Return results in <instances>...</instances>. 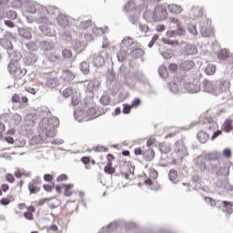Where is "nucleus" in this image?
Returning <instances> with one entry per match:
<instances>
[{
  "mask_svg": "<svg viewBox=\"0 0 233 233\" xmlns=\"http://www.w3.org/2000/svg\"><path fill=\"white\" fill-rule=\"evenodd\" d=\"M15 198H14V196L12 195H9L7 196L6 198H3L1 200H0V203L4 206H6V205H10V203H12V201H14Z\"/></svg>",
  "mask_w": 233,
  "mask_h": 233,
  "instance_id": "c9c22d12",
  "label": "nucleus"
},
{
  "mask_svg": "<svg viewBox=\"0 0 233 233\" xmlns=\"http://www.w3.org/2000/svg\"><path fill=\"white\" fill-rule=\"evenodd\" d=\"M157 141V140L156 138L151 137V138L147 139L146 145H147V147H152V145H156Z\"/></svg>",
  "mask_w": 233,
  "mask_h": 233,
  "instance_id": "6e6d98bb",
  "label": "nucleus"
},
{
  "mask_svg": "<svg viewBox=\"0 0 233 233\" xmlns=\"http://www.w3.org/2000/svg\"><path fill=\"white\" fill-rule=\"evenodd\" d=\"M66 179H68V177L65 174H62L56 177V181L58 182L66 181Z\"/></svg>",
  "mask_w": 233,
  "mask_h": 233,
  "instance_id": "bf43d9fd",
  "label": "nucleus"
},
{
  "mask_svg": "<svg viewBox=\"0 0 233 233\" xmlns=\"http://www.w3.org/2000/svg\"><path fill=\"white\" fill-rule=\"evenodd\" d=\"M28 190L30 194H37L41 190V187H39V181L33 179L28 184Z\"/></svg>",
  "mask_w": 233,
  "mask_h": 233,
  "instance_id": "9d476101",
  "label": "nucleus"
},
{
  "mask_svg": "<svg viewBox=\"0 0 233 233\" xmlns=\"http://www.w3.org/2000/svg\"><path fill=\"white\" fill-rule=\"evenodd\" d=\"M104 63L105 58H103L102 56H97L95 58V65H96V66H101Z\"/></svg>",
  "mask_w": 233,
  "mask_h": 233,
  "instance_id": "09e8293b",
  "label": "nucleus"
},
{
  "mask_svg": "<svg viewBox=\"0 0 233 233\" xmlns=\"http://www.w3.org/2000/svg\"><path fill=\"white\" fill-rule=\"evenodd\" d=\"M143 157L146 161H152L154 157H156L154 149L148 147L147 149L143 150Z\"/></svg>",
  "mask_w": 233,
  "mask_h": 233,
  "instance_id": "f8f14e48",
  "label": "nucleus"
},
{
  "mask_svg": "<svg viewBox=\"0 0 233 233\" xmlns=\"http://www.w3.org/2000/svg\"><path fill=\"white\" fill-rule=\"evenodd\" d=\"M222 156L223 157H227V159H230V157H232V150H230V148H225L222 151Z\"/></svg>",
  "mask_w": 233,
  "mask_h": 233,
  "instance_id": "a18cd8bd",
  "label": "nucleus"
},
{
  "mask_svg": "<svg viewBox=\"0 0 233 233\" xmlns=\"http://www.w3.org/2000/svg\"><path fill=\"white\" fill-rule=\"evenodd\" d=\"M158 149L161 154H169V152L172 150V147H170V144L162 142L158 145Z\"/></svg>",
  "mask_w": 233,
  "mask_h": 233,
  "instance_id": "f3484780",
  "label": "nucleus"
},
{
  "mask_svg": "<svg viewBox=\"0 0 233 233\" xmlns=\"http://www.w3.org/2000/svg\"><path fill=\"white\" fill-rule=\"evenodd\" d=\"M132 45H134V38L126 36L122 40L121 48H129Z\"/></svg>",
  "mask_w": 233,
  "mask_h": 233,
  "instance_id": "b1692460",
  "label": "nucleus"
},
{
  "mask_svg": "<svg viewBox=\"0 0 233 233\" xmlns=\"http://www.w3.org/2000/svg\"><path fill=\"white\" fill-rule=\"evenodd\" d=\"M34 213H35V207L29 206L26 208V211L24 213V218L28 221H34Z\"/></svg>",
  "mask_w": 233,
  "mask_h": 233,
  "instance_id": "9b49d317",
  "label": "nucleus"
},
{
  "mask_svg": "<svg viewBox=\"0 0 233 233\" xmlns=\"http://www.w3.org/2000/svg\"><path fill=\"white\" fill-rule=\"evenodd\" d=\"M199 127L201 130H206V132H214L219 128L218 122L211 116L204 118L203 121L200 122Z\"/></svg>",
  "mask_w": 233,
  "mask_h": 233,
  "instance_id": "7ed1b4c3",
  "label": "nucleus"
},
{
  "mask_svg": "<svg viewBox=\"0 0 233 233\" xmlns=\"http://www.w3.org/2000/svg\"><path fill=\"white\" fill-rule=\"evenodd\" d=\"M222 207L224 208H226L225 212H228V214H232V212H233V209H232L233 202L222 201Z\"/></svg>",
  "mask_w": 233,
  "mask_h": 233,
  "instance_id": "72a5a7b5",
  "label": "nucleus"
},
{
  "mask_svg": "<svg viewBox=\"0 0 233 233\" xmlns=\"http://www.w3.org/2000/svg\"><path fill=\"white\" fill-rule=\"evenodd\" d=\"M230 88V81L221 79L219 80L218 86L215 88V96H219L220 94H224Z\"/></svg>",
  "mask_w": 233,
  "mask_h": 233,
  "instance_id": "0eeeda50",
  "label": "nucleus"
},
{
  "mask_svg": "<svg viewBox=\"0 0 233 233\" xmlns=\"http://www.w3.org/2000/svg\"><path fill=\"white\" fill-rule=\"evenodd\" d=\"M202 88L204 92L216 96V86H214V83H212L210 80H204L202 82Z\"/></svg>",
  "mask_w": 233,
  "mask_h": 233,
  "instance_id": "6e6552de",
  "label": "nucleus"
},
{
  "mask_svg": "<svg viewBox=\"0 0 233 233\" xmlns=\"http://www.w3.org/2000/svg\"><path fill=\"white\" fill-rule=\"evenodd\" d=\"M15 177H16L18 179H20V177H23V176H25V177H30L31 174L30 172H26L25 171V169H15Z\"/></svg>",
  "mask_w": 233,
  "mask_h": 233,
  "instance_id": "bb28decb",
  "label": "nucleus"
},
{
  "mask_svg": "<svg viewBox=\"0 0 233 233\" xmlns=\"http://www.w3.org/2000/svg\"><path fill=\"white\" fill-rule=\"evenodd\" d=\"M0 45L3 46V48H5V50H12V41L8 37H3L0 39Z\"/></svg>",
  "mask_w": 233,
  "mask_h": 233,
  "instance_id": "a211bd4d",
  "label": "nucleus"
},
{
  "mask_svg": "<svg viewBox=\"0 0 233 233\" xmlns=\"http://www.w3.org/2000/svg\"><path fill=\"white\" fill-rule=\"evenodd\" d=\"M177 177H178V175L176 169L169 170L168 178L170 181H172V183H177Z\"/></svg>",
  "mask_w": 233,
  "mask_h": 233,
  "instance_id": "2f4dec72",
  "label": "nucleus"
},
{
  "mask_svg": "<svg viewBox=\"0 0 233 233\" xmlns=\"http://www.w3.org/2000/svg\"><path fill=\"white\" fill-rule=\"evenodd\" d=\"M26 47L29 49V50H37V45H35V43L34 42H31V43H28L26 44Z\"/></svg>",
  "mask_w": 233,
  "mask_h": 233,
  "instance_id": "5fc2aeb1",
  "label": "nucleus"
},
{
  "mask_svg": "<svg viewBox=\"0 0 233 233\" xmlns=\"http://www.w3.org/2000/svg\"><path fill=\"white\" fill-rule=\"evenodd\" d=\"M185 52L187 56H194V54H198V47L196 46H187L185 47Z\"/></svg>",
  "mask_w": 233,
  "mask_h": 233,
  "instance_id": "c85d7f7f",
  "label": "nucleus"
},
{
  "mask_svg": "<svg viewBox=\"0 0 233 233\" xmlns=\"http://www.w3.org/2000/svg\"><path fill=\"white\" fill-rule=\"evenodd\" d=\"M209 172L217 177H228L230 174V167H221L219 164H210Z\"/></svg>",
  "mask_w": 233,
  "mask_h": 233,
  "instance_id": "f03ea898",
  "label": "nucleus"
},
{
  "mask_svg": "<svg viewBox=\"0 0 233 233\" xmlns=\"http://www.w3.org/2000/svg\"><path fill=\"white\" fill-rule=\"evenodd\" d=\"M162 43H164V45H170L171 46H177L179 45L177 41L169 38H162Z\"/></svg>",
  "mask_w": 233,
  "mask_h": 233,
  "instance_id": "ea45409f",
  "label": "nucleus"
},
{
  "mask_svg": "<svg viewBox=\"0 0 233 233\" xmlns=\"http://www.w3.org/2000/svg\"><path fill=\"white\" fill-rule=\"evenodd\" d=\"M209 136L207 134V132L200 130L197 134V139L199 141V143H207L208 141Z\"/></svg>",
  "mask_w": 233,
  "mask_h": 233,
  "instance_id": "aec40b11",
  "label": "nucleus"
},
{
  "mask_svg": "<svg viewBox=\"0 0 233 233\" xmlns=\"http://www.w3.org/2000/svg\"><path fill=\"white\" fill-rule=\"evenodd\" d=\"M90 26H92V21L90 20H86V21H82L80 24H79V30L81 31H85V30H87V28H90Z\"/></svg>",
  "mask_w": 233,
  "mask_h": 233,
  "instance_id": "473e14b6",
  "label": "nucleus"
},
{
  "mask_svg": "<svg viewBox=\"0 0 233 233\" xmlns=\"http://www.w3.org/2000/svg\"><path fill=\"white\" fill-rule=\"evenodd\" d=\"M185 88L187 90V92H189L190 94H196L198 92V90H199V86H198V85L196 84H192V83H187L185 85Z\"/></svg>",
  "mask_w": 233,
  "mask_h": 233,
  "instance_id": "393cba45",
  "label": "nucleus"
},
{
  "mask_svg": "<svg viewBox=\"0 0 233 233\" xmlns=\"http://www.w3.org/2000/svg\"><path fill=\"white\" fill-rule=\"evenodd\" d=\"M132 105L124 104L123 105V114H130V111L132 110Z\"/></svg>",
  "mask_w": 233,
  "mask_h": 233,
  "instance_id": "de8ad7c7",
  "label": "nucleus"
},
{
  "mask_svg": "<svg viewBox=\"0 0 233 233\" xmlns=\"http://www.w3.org/2000/svg\"><path fill=\"white\" fill-rule=\"evenodd\" d=\"M57 194H64L66 198H68L74 194V184H62L56 187Z\"/></svg>",
  "mask_w": 233,
  "mask_h": 233,
  "instance_id": "39448f33",
  "label": "nucleus"
},
{
  "mask_svg": "<svg viewBox=\"0 0 233 233\" xmlns=\"http://www.w3.org/2000/svg\"><path fill=\"white\" fill-rule=\"evenodd\" d=\"M57 23L62 28H66L68 26V17L63 14L57 15Z\"/></svg>",
  "mask_w": 233,
  "mask_h": 233,
  "instance_id": "2eb2a0df",
  "label": "nucleus"
},
{
  "mask_svg": "<svg viewBox=\"0 0 233 233\" xmlns=\"http://www.w3.org/2000/svg\"><path fill=\"white\" fill-rule=\"evenodd\" d=\"M11 76L15 77V79H23L25 76H26V69L25 68H18L15 73H13Z\"/></svg>",
  "mask_w": 233,
  "mask_h": 233,
  "instance_id": "412c9836",
  "label": "nucleus"
},
{
  "mask_svg": "<svg viewBox=\"0 0 233 233\" xmlns=\"http://www.w3.org/2000/svg\"><path fill=\"white\" fill-rule=\"evenodd\" d=\"M228 56H230V52L227 49H222L218 54V58L223 60L228 59Z\"/></svg>",
  "mask_w": 233,
  "mask_h": 233,
  "instance_id": "79ce46f5",
  "label": "nucleus"
},
{
  "mask_svg": "<svg viewBox=\"0 0 233 233\" xmlns=\"http://www.w3.org/2000/svg\"><path fill=\"white\" fill-rule=\"evenodd\" d=\"M200 32L204 37H208L212 35V22L208 19L204 20L200 24Z\"/></svg>",
  "mask_w": 233,
  "mask_h": 233,
  "instance_id": "423d86ee",
  "label": "nucleus"
},
{
  "mask_svg": "<svg viewBox=\"0 0 233 233\" xmlns=\"http://www.w3.org/2000/svg\"><path fill=\"white\" fill-rule=\"evenodd\" d=\"M85 117L87 119V121H90L92 119H96L97 117V112H96L95 107H90L86 111Z\"/></svg>",
  "mask_w": 233,
  "mask_h": 233,
  "instance_id": "dca6fc26",
  "label": "nucleus"
},
{
  "mask_svg": "<svg viewBox=\"0 0 233 233\" xmlns=\"http://www.w3.org/2000/svg\"><path fill=\"white\" fill-rule=\"evenodd\" d=\"M62 56L65 59H70L72 58V50L70 49H64L62 51Z\"/></svg>",
  "mask_w": 233,
  "mask_h": 233,
  "instance_id": "c03bdc74",
  "label": "nucleus"
},
{
  "mask_svg": "<svg viewBox=\"0 0 233 233\" xmlns=\"http://www.w3.org/2000/svg\"><path fill=\"white\" fill-rule=\"evenodd\" d=\"M221 157V154L218 152L208 153L207 155L208 161H218Z\"/></svg>",
  "mask_w": 233,
  "mask_h": 233,
  "instance_id": "cd10ccee",
  "label": "nucleus"
},
{
  "mask_svg": "<svg viewBox=\"0 0 233 233\" xmlns=\"http://www.w3.org/2000/svg\"><path fill=\"white\" fill-rule=\"evenodd\" d=\"M5 181H7V183H15V177L11 173H8L5 175Z\"/></svg>",
  "mask_w": 233,
  "mask_h": 233,
  "instance_id": "8fccbe9b",
  "label": "nucleus"
},
{
  "mask_svg": "<svg viewBox=\"0 0 233 233\" xmlns=\"http://www.w3.org/2000/svg\"><path fill=\"white\" fill-rule=\"evenodd\" d=\"M19 35L24 37L25 39H30L32 37V35L30 34V31L25 28H22L19 30Z\"/></svg>",
  "mask_w": 233,
  "mask_h": 233,
  "instance_id": "4c0bfd02",
  "label": "nucleus"
},
{
  "mask_svg": "<svg viewBox=\"0 0 233 233\" xmlns=\"http://www.w3.org/2000/svg\"><path fill=\"white\" fill-rule=\"evenodd\" d=\"M43 203H47L49 208H57V207H61V200L57 198H44Z\"/></svg>",
  "mask_w": 233,
  "mask_h": 233,
  "instance_id": "1a4fd4ad",
  "label": "nucleus"
},
{
  "mask_svg": "<svg viewBox=\"0 0 233 233\" xmlns=\"http://www.w3.org/2000/svg\"><path fill=\"white\" fill-rule=\"evenodd\" d=\"M143 56V50L142 49H134L131 52V57H134L135 59H137L138 57H141Z\"/></svg>",
  "mask_w": 233,
  "mask_h": 233,
  "instance_id": "a19ab883",
  "label": "nucleus"
},
{
  "mask_svg": "<svg viewBox=\"0 0 233 233\" xmlns=\"http://www.w3.org/2000/svg\"><path fill=\"white\" fill-rule=\"evenodd\" d=\"M167 10L170 12V14H181L183 12V8L179 5L171 4L167 6Z\"/></svg>",
  "mask_w": 233,
  "mask_h": 233,
  "instance_id": "4468645a",
  "label": "nucleus"
},
{
  "mask_svg": "<svg viewBox=\"0 0 233 233\" xmlns=\"http://www.w3.org/2000/svg\"><path fill=\"white\" fill-rule=\"evenodd\" d=\"M170 23H172L173 25H177V30L178 35H183V34H185V29L181 25V22L179 21V19L176 17H172L170 18Z\"/></svg>",
  "mask_w": 233,
  "mask_h": 233,
  "instance_id": "ddd939ff",
  "label": "nucleus"
},
{
  "mask_svg": "<svg viewBox=\"0 0 233 233\" xmlns=\"http://www.w3.org/2000/svg\"><path fill=\"white\" fill-rule=\"evenodd\" d=\"M104 172L106 174H116V168L114 167H112V164H106V166L104 167Z\"/></svg>",
  "mask_w": 233,
  "mask_h": 233,
  "instance_id": "58836bf2",
  "label": "nucleus"
},
{
  "mask_svg": "<svg viewBox=\"0 0 233 233\" xmlns=\"http://www.w3.org/2000/svg\"><path fill=\"white\" fill-rule=\"evenodd\" d=\"M116 57L119 61V63H123L127 57V51H125V48H121L118 53L116 54Z\"/></svg>",
  "mask_w": 233,
  "mask_h": 233,
  "instance_id": "c756f323",
  "label": "nucleus"
},
{
  "mask_svg": "<svg viewBox=\"0 0 233 233\" xmlns=\"http://www.w3.org/2000/svg\"><path fill=\"white\" fill-rule=\"evenodd\" d=\"M41 48L44 52H50L51 50H54V43L44 41L41 43Z\"/></svg>",
  "mask_w": 233,
  "mask_h": 233,
  "instance_id": "a878e982",
  "label": "nucleus"
},
{
  "mask_svg": "<svg viewBox=\"0 0 233 233\" xmlns=\"http://www.w3.org/2000/svg\"><path fill=\"white\" fill-rule=\"evenodd\" d=\"M187 148L185 147V145L181 143H177L175 147V152L177 154H185Z\"/></svg>",
  "mask_w": 233,
  "mask_h": 233,
  "instance_id": "e433bc0d",
  "label": "nucleus"
},
{
  "mask_svg": "<svg viewBox=\"0 0 233 233\" xmlns=\"http://www.w3.org/2000/svg\"><path fill=\"white\" fill-rule=\"evenodd\" d=\"M168 17V12L167 11V5H159L155 7L153 12L154 21H165Z\"/></svg>",
  "mask_w": 233,
  "mask_h": 233,
  "instance_id": "20e7f679",
  "label": "nucleus"
},
{
  "mask_svg": "<svg viewBox=\"0 0 233 233\" xmlns=\"http://www.w3.org/2000/svg\"><path fill=\"white\" fill-rule=\"evenodd\" d=\"M135 156H143V150L141 147H137L134 149Z\"/></svg>",
  "mask_w": 233,
  "mask_h": 233,
  "instance_id": "e2e57ef3",
  "label": "nucleus"
},
{
  "mask_svg": "<svg viewBox=\"0 0 233 233\" xmlns=\"http://www.w3.org/2000/svg\"><path fill=\"white\" fill-rule=\"evenodd\" d=\"M95 152H108V148L105 147H95Z\"/></svg>",
  "mask_w": 233,
  "mask_h": 233,
  "instance_id": "13d9d810",
  "label": "nucleus"
},
{
  "mask_svg": "<svg viewBox=\"0 0 233 233\" xmlns=\"http://www.w3.org/2000/svg\"><path fill=\"white\" fill-rule=\"evenodd\" d=\"M141 105V99L139 98H135L131 104L132 108H137Z\"/></svg>",
  "mask_w": 233,
  "mask_h": 233,
  "instance_id": "3c124183",
  "label": "nucleus"
},
{
  "mask_svg": "<svg viewBox=\"0 0 233 233\" xmlns=\"http://www.w3.org/2000/svg\"><path fill=\"white\" fill-rule=\"evenodd\" d=\"M205 72H206L207 76H214L216 74V66L208 65L206 66Z\"/></svg>",
  "mask_w": 233,
  "mask_h": 233,
  "instance_id": "f704fd0d",
  "label": "nucleus"
},
{
  "mask_svg": "<svg viewBox=\"0 0 233 233\" xmlns=\"http://www.w3.org/2000/svg\"><path fill=\"white\" fill-rule=\"evenodd\" d=\"M65 97H70L72 96V89L71 88H66L63 92Z\"/></svg>",
  "mask_w": 233,
  "mask_h": 233,
  "instance_id": "680f3d73",
  "label": "nucleus"
},
{
  "mask_svg": "<svg viewBox=\"0 0 233 233\" xmlns=\"http://www.w3.org/2000/svg\"><path fill=\"white\" fill-rule=\"evenodd\" d=\"M80 70L85 76L90 74V65L86 62H82L80 64Z\"/></svg>",
  "mask_w": 233,
  "mask_h": 233,
  "instance_id": "7c9ffc66",
  "label": "nucleus"
},
{
  "mask_svg": "<svg viewBox=\"0 0 233 233\" xmlns=\"http://www.w3.org/2000/svg\"><path fill=\"white\" fill-rule=\"evenodd\" d=\"M174 35H178L177 29L176 31H167V37H174Z\"/></svg>",
  "mask_w": 233,
  "mask_h": 233,
  "instance_id": "0e129e2a",
  "label": "nucleus"
},
{
  "mask_svg": "<svg viewBox=\"0 0 233 233\" xmlns=\"http://www.w3.org/2000/svg\"><path fill=\"white\" fill-rule=\"evenodd\" d=\"M180 66L182 70L188 71V70H192V68L196 66V64L192 60H187V61H184Z\"/></svg>",
  "mask_w": 233,
  "mask_h": 233,
  "instance_id": "5701e85b",
  "label": "nucleus"
},
{
  "mask_svg": "<svg viewBox=\"0 0 233 233\" xmlns=\"http://www.w3.org/2000/svg\"><path fill=\"white\" fill-rule=\"evenodd\" d=\"M162 56L165 59H172V57H174V53L172 52V50H167L164 51L162 53Z\"/></svg>",
  "mask_w": 233,
  "mask_h": 233,
  "instance_id": "49530a36",
  "label": "nucleus"
},
{
  "mask_svg": "<svg viewBox=\"0 0 233 233\" xmlns=\"http://www.w3.org/2000/svg\"><path fill=\"white\" fill-rule=\"evenodd\" d=\"M232 123H233L232 119L230 118L226 119L222 125V130L227 133L232 132L233 130Z\"/></svg>",
  "mask_w": 233,
  "mask_h": 233,
  "instance_id": "6ab92c4d",
  "label": "nucleus"
},
{
  "mask_svg": "<svg viewBox=\"0 0 233 233\" xmlns=\"http://www.w3.org/2000/svg\"><path fill=\"white\" fill-rule=\"evenodd\" d=\"M13 103H21V96L19 95L15 94L12 97Z\"/></svg>",
  "mask_w": 233,
  "mask_h": 233,
  "instance_id": "4d7b16f0",
  "label": "nucleus"
},
{
  "mask_svg": "<svg viewBox=\"0 0 233 233\" xmlns=\"http://www.w3.org/2000/svg\"><path fill=\"white\" fill-rule=\"evenodd\" d=\"M168 70H169V72H177V65L170 64Z\"/></svg>",
  "mask_w": 233,
  "mask_h": 233,
  "instance_id": "052dcab7",
  "label": "nucleus"
},
{
  "mask_svg": "<svg viewBox=\"0 0 233 233\" xmlns=\"http://www.w3.org/2000/svg\"><path fill=\"white\" fill-rule=\"evenodd\" d=\"M5 19H11L14 21V19H17V13L15 11H6Z\"/></svg>",
  "mask_w": 233,
  "mask_h": 233,
  "instance_id": "37998d69",
  "label": "nucleus"
},
{
  "mask_svg": "<svg viewBox=\"0 0 233 233\" xmlns=\"http://www.w3.org/2000/svg\"><path fill=\"white\" fill-rule=\"evenodd\" d=\"M20 67L21 65L19 64V61H11L8 65V72L12 75Z\"/></svg>",
  "mask_w": 233,
  "mask_h": 233,
  "instance_id": "4be33fe9",
  "label": "nucleus"
},
{
  "mask_svg": "<svg viewBox=\"0 0 233 233\" xmlns=\"http://www.w3.org/2000/svg\"><path fill=\"white\" fill-rule=\"evenodd\" d=\"M81 161L82 163H84V165H88L90 164L91 159H90V157H83L81 158Z\"/></svg>",
  "mask_w": 233,
  "mask_h": 233,
  "instance_id": "69168bd1",
  "label": "nucleus"
},
{
  "mask_svg": "<svg viewBox=\"0 0 233 233\" xmlns=\"http://www.w3.org/2000/svg\"><path fill=\"white\" fill-rule=\"evenodd\" d=\"M56 12H57V8L54 6L42 7L38 11V18H37L38 23H43V24L48 23L49 19H51L53 15H56Z\"/></svg>",
  "mask_w": 233,
  "mask_h": 233,
  "instance_id": "f257e3e1",
  "label": "nucleus"
},
{
  "mask_svg": "<svg viewBox=\"0 0 233 233\" xmlns=\"http://www.w3.org/2000/svg\"><path fill=\"white\" fill-rule=\"evenodd\" d=\"M158 72H159L160 76H165V75L167 74V67L161 66V67L158 69Z\"/></svg>",
  "mask_w": 233,
  "mask_h": 233,
  "instance_id": "774afa93",
  "label": "nucleus"
},
{
  "mask_svg": "<svg viewBox=\"0 0 233 233\" xmlns=\"http://www.w3.org/2000/svg\"><path fill=\"white\" fill-rule=\"evenodd\" d=\"M106 159H107V164H112V161H114V159H116V157H114V155H112V154H108L106 156Z\"/></svg>",
  "mask_w": 233,
  "mask_h": 233,
  "instance_id": "338daca9",
  "label": "nucleus"
},
{
  "mask_svg": "<svg viewBox=\"0 0 233 233\" xmlns=\"http://www.w3.org/2000/svg\"><path fill=\"white\" fill-rule=\"evenodd\" d=\"M71 105L73 106H77L79 105V97H77V96H73Z\"/></svg>",
  "mask_w": 233,
  "mask_h": 233,
  "instance_id": "603ef678",
  "label": "nucleus"
},
{
  "mask_svg": "<svg viewBox=\"0 0 233 233\" xmlns=\"http://www.w3.org/2000/svg\"><path fill=\"white\" fill-rule=\"evenodd\" d=\"M205 201H206V203H209L211 205V207H216V200H214V198H212L210 197H206Z\"/></svg>",
  "mask_w": 233,
  "mask_h": 233,
  "instance_id": "864d4df0",
  "label": "nucleus"
}]
</instances>
